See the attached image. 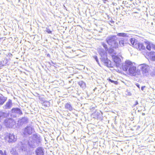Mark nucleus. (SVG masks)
<instances>
[{"label":"nucleus","instance_id":"32","mask_svg":"<svg viewBox=\"0 0 155 155\" xmlns=\"http://www.w3.org/2000/svg\"><path fill=\"white\" fill-rule=\"evenodd\" d=\"M0 154L1 155H4V153L1 150H0Z\"/></svg>","mask_w":155,"mask_h":155},{"label":"nucleus","instance_id":"29","mask_svg":"<svg viewBox=\"0 0 155 155\" xmlns=\"http://www.w3.org/2000/svg\"><path fill=\"white\" fill-rule=\"evenodd\" d=\"M46 31L49 34H51V33L52 32V31H51L50 29L47 28L46 30Z\"/></svg>","mask_w":155,"mask_h":155},{"label":"nucleus","instance_id":"9","mask_svg":"<svg viewBox=\"0 0 155 155\" xmlns=\"http://www.w3.org/2000/svg\"><path fill=\"white\" fill-rule=\"evenodd\" d=\"M36 155H44L45 150L41 147H38L35 151Z\"/></svg>","mask_w":155,"mask_h":155},{"label":"nucleus","instance_id":"17","mask_svg":"<svg viewBox=\"0 0 155 155\" xmlns=\"http://www.w3.org/2000/svg\"><path fill=\"white\" fill-rule=\"evenodd\" d=\"M130 41L133 46L135 48V45H136L137 44V42H138V41L136 39L134 38H132L130 39Z\"/></svg>","mask_w":155,"mask_h":155},{"label":"nucleus","instance_id":"12","mask_svg":"<svg viewBox=\"0 0 155 155\" xmlns=\"http://www.w3.org/2000/svg\"><path fill=\"white\" fill-rule=\"evenodd\" d=\"M11 111L13 113L19 115L22 114V111L18 108H13L11 110Z\"/></svg>","mask_w":155,"mask_h":155},{"label":"nucleus","instance_id":"28","mask_svg":"<svg viewBox=\"0 0 155 155\" xmlns=\"http://www.w3.org/2000/svg\"><path fill=\"white\" fill-rule=\"evenodd\" d=\"M93 58L95 60L97 63L99 64V62L98 61V59L97 58V57L96 56H93Z\"/></svg>","mask_w":155,"mask_h":155},{"label":"nucleus","instance_id":"14","mask_svg":"<svg viewBox=\"0 0 155 155\" xmlns=\"http://www.w3.org/2000/svg\"><path fill=\"white\" fill-rule=\"evenodd\" d=\"M18 122L21 125H22L27 123L28 122V119L25 117H23L20 119Z\"/></svg>","mask_w":155,"mask_h":155},{"label":"nucleus","instance_id":"22","mask_svg":"<svg viewBox=\"0 0 155 155\" xmlns=\"http://www.w3.org/2000/svg\"><path fill=\"white\" fill-rule=\"evenodd\" d=\"M78 84L82 88H84L86 87V84L84 82L82 81H79Z\"/></svg>","mask_w":155,"mask_h":155},{"label":"nucleus","instance_id":"26","mask_svg":"<svg viewBox=\"0 0 155 155\" xmlns=\"http://www.w3.org/2000/svg\"><path fill=\"white\" fill-rule=\"evenodd\" d=\"M113 48H108V50L106 51H108V53H110V54L112 53H113V52L114 51V50Z\"/></svg>","mask_w":155,"mask_h":155},{"label":"nucleus","instance_id":"36","mask_svg":"<svg viewBox=\"0 0 155 155\" xmlns=\"http://www.w3.org/2000/svg\"><path fill=\"white\" fill-rule=\"evenodd\" d=\"M4 155H7V153H6V151L5 150H4Z\"/></svg>","mask_w":155,"mask_h":155},{"label":"nucleus","instance_id":"4","mask_svg":"<svg viewBox=\"0 0 155 155\" xmlns=\"http://www.w3.org/2000/svg\"><path fill=\"white\" fill-rule=\"evenodd\" d=\"M17 139V136L13 134L8 133L5 137V139L9 143H15Z\"/></svg>","mask_w":155,"mask_h":155},{"label":"nucleus","instance_id":"21","mask_svg":"<svg viewBox=\"0 0 155 155\" xmlns=\"http://www.w3.org/2000/svg\"><path fill=\"white\" fill-rule=\"evenodd\" d=\"M8 115V114L7 113L4 112L2 111H0V119L2 117H7Z\"/></svg>","mask_w":155,"mask_h":155},{"label":"nucleus","instance_id":"7","mask_svg":"<svg viewBox=\"0 0 155 155\" xmlns=\"http://www.w3.org/2000/svg\"><path fill=\"white\" fill-rule=\"evenodd\" d=\"M140 66L143 75L147 76L148 74L149 69L148 65L144 64H140Z\"/></svg>","mask_w":155,"mask_h":155},{"label":"nucleus","instance_id":"23","mask_svg":"<svg viewBox=\"0 0 155 155\" xmlns=\"http://www.w3.org/2000/svg\"><path fill=\"white\" fill-rule=\"evenodd\" d=\"M10 152L13 155H17V154H18L15 149H12Z\"/></svg>","mask_w":155,"mask_h":155},{"label":"nucleus","instance_id":"11","mask_svg":"<svg viewBox=\"0 0 155 155\" xmlns=\"http://www.w3.org/2000/svg\"><path fill=\"white\" fill-rule=\"evenodd\" d=\"M135 45V48L137 50L141 51L145 49V46L143 45V44L142 43L139 42L138 41L136 45Z\"/></svg>","mask_w":155,"mask_h":155},{"label":"nucleus","instance_id":"34","mask_svg":"<svg viewBox=\"0 0 155 155\" xmlns=\"http://www.w3.org/2000/svg\"><path fill=\"white\" fill-rule=\"evenodd\" d=\"M145 86H143L141 87V89L142 91H143V90H144V88L145 87Z\"/></svg>","mask_w":155,"mask_h":155},{"label":"nucleus","instance_id":"30","mask_svg":"<svg viewBox=\"0 0 155 155\" xmlns=\"http://www.w3.org/2000/svg\"><path fill=\"white\" fill-rule=\"evenodd\" d=\"M151 47L154 49L155 50V45L153 44H151Z\"/></svg>","mask_w":155,"mask_h":155},{"label":"nucleus","instance_id":"37","mask_svg":"<svg viewBox=\"0 0 155 155\" xmlns=\"http://www.w3.org/2000/svg\"><path fill=\"white\" fill-rule=\"evenodd\" d=\"M145 115V113H143L142 114V115H143V116H144Z\"/></svg>","mask_w":155,"mask_h":155},{"label":"nucleus","instance_id":"16","mask_svg":"<svg viewBox=\"0 0 155 155\" xmlns=\"http://www.w3.org/2000/svg\"><path fill=\"white\" fill-rule=\"evenodd\" d=\"M114 61L117 64L119 65L121 61V59L117 56H114L113 57Z\"/></svg>","mask_w":155,"mask_h":155},{"label":"nucleus","instance_id":"5","mask_svg":"<svg viewBox=\"0 0 155 155\" xmlns=\"http://www.w3.org/2000/svg\"><path fill=\"white\" fill-rule=\"evenodd\" d=\"M34 132V129L31 126H28L23 130V133L25 135L31 134Z\"/></svg>","mask_w":155,"mask_h":155},{"label":"nucleus","instance_id":"33","mask_svg":"<svg viewBox=\"0 0 155 155\" xmlns=\"http://www.w3.org/2000/svg\"><path fill=\"white\" fill-rule=\"evenodd\" d=\"M138 104V101H135V104L134 105V106H135Z\"/></svg>","mask_w":155,"mask_h":155},{"label":"nucleus","instance_id":"10","mask_svg":"<svg viewBox=\"0 0 155 155\" xmlns=\"http://www.w3.org/2000/svg\"><path fill=\"white\" fill-rule=\"evenodd\" d=\"M12 106V100L9 99L6 104L3 106L4 109H10L11 108Z\"/></svg>","mask_w":155,"mask_h":155},{"label":"nucleus","instance_id":"18","mask_svg":"<svg viewBox=\"0 0 155 155\" xmlns=\"http://www.w3.org/2000/svg\"><path fill=\"white\" fill-rule=\"evenodd\" d=\"M7 99V98L3 96L0 95V106L2 105Z\"/></svg>","mask_w":155,"mask_h":155},{"label":"nucleus","instance_id":"3","mask_svg":"<svg viewBox=\"0 0 155 155\" xmlns=\"http://www.w3.org/2000/svg\"><path fill=\"white\" fill-rule=\"evenodd\" d=\"M117 39L116 35H110L107 37L106 41L110 48H118L119 46Z\"/></svg>","mask_w":155,"mask_h":155},{"label":"nucleus","instance_id":"20","mask_svg":"<svg viewBox=\"0 0 155 155\" xmlns=\"http://www.w3.org/2000/svg\"><path fill=\"white\" fill-rule=\"evenodd\" d=\"M65 107L66 109L70 111H71L73 110V107L70 103L66 104L65 105Z\"/></svg>","mask_w":155,"mask_h":155},{"label":"nucleus","instance_id":"38","mask_svg":"<svg viewBox=\"0 0 155 155\" xmlns=\"http://www.w3.org/2000/svg\"><path fill=\"white\" fill-rule=\"evenodd\" d=\"M1 130V126L0 125V130Z\"/></svg>","mask_w":155,"mask_h":155},{"label":"nucleus","instance_id":"24","mask_svg":"<svg viewBox=\"0 0 155 155\" xmlns=\"http://www.w3.org/2000/svg\"><path fill=\"white\" fill-rule=\"evenodd\" d=\"M102 46L105 49V51L108 50V48L107 45L104 42H102L101 43Z\"/></svg>","mask_w":155,"mask_h":155},{"label":"nucleus","instance_id":"31","mask_svg":"<svg viewBox=\"0 0 155 155\" xmlns=\"http://www.w3.org/2000/svg\"><path fill=\"white\" fill-rule=\"evenodd\" d=\"M152 60L155 61V55H153L152 57L151 58Z\"/></svg>","mask_w":155,"mask_h":155},{"label":"nucleus","instance_id":"25","mask_svg":"<svg viewBox=\"0 0 155 155\" xmlns=\"http://www.w3.org/2000/svg\"><path fill=\"white\" fill-rule=\"evenodd\" d=\"M151 44L149 42L147 43V45L146 46L147 49L149 51H150L151 50Z\"/></svg>","mask_w":155,"mask_h":155},{"label":"nucleus","instance_id":"27","mask_svg":"<svg viewBox=\"0 0 155 155\" xmlns=\"http://www.w3.org/2000/svg\"><path fill=\"white\" fill-rule=\"evenodd\" d=\"M108 80L110 82L112 83H114V84H117V81H114L113 80H111L110 79H109Z\"/></svg>","mask_w":155,"mask_h":155},{"label":"nucleus","instance_id":"15","mask_svg":"<svg viewBox=\"0 0 155 155\" xmlns=\"http://www.w3.org/2000/svg\"><path fill=\"white\" fill-rule=\"evenodd\" d=\"M104 63L105 65L108 67H113V63L110 60H107L104 62Z\"/></svg>","mask_w":155,"mask_h":155},{"label":"nucleus","instance_id":"13","mask_svg":"<svg viewBox=\"0 0 155 155\" xmlns=\"http://www.w3.org/2000/svg\"><path fill=\"white\" fill-rule=\"evenodd\" d=\"M117 35L119 37L124 38H130L131 36L130 34L125 33H117Z\"/></svg>","mask_w":155,"mask_h":155},{"label":"nucleus","instance_id":"8","mask_svg":"<svg viewBox=\"0 0 155 155\" xmlns=\"http://www.w3.org/2000/svg\"><path fill=\"white\" fill-rule=\"evenodd\" d=\"M5 124L7 127H12L13 125L12 120L11 119H6L5 121Z\"/></svg>","mask_w":155,"mask_h":155},{"label":"nucleus","instance_id":"2","mask_svg":"<svg viewBox=\"0 0 155 155\" xmlns=\"http://www.w3.org/2000/svg\"><path fill=\"white\" fill-rule=\"evenodd\" d=\"M122 68L123 71L129 72L130 75L133 76L138 77L141 74L140 71L137 70L136 67L130 61H126L123 64Z\"/></svg>","mask_w":155,"mask_h":155},{"label":"nucleus","instance_id":"35","mask_svg":"<svg viewBox=\"0 0 155 155\" xmlns=\"http://www.w3.org/2000/svg\"><path fill=\"white\" fill-rule=\"evenodd\" d=\"M137 87L139 88H140V85L139 84H137V85H136Z\"/></svg>","mask_w":155,"mask_h":155},{"label":"nucleus","instance_id":"1","mask_svg":"<svg viewBox=\"0 0 155 155\" xmlns=\"http://www.w3.org/2000/svg\"><path fill=\"white\" fill-rule=\"evenodd\" d=\"M41 142V139L36 134H34L29 138L28 141L23 140L18 143V147H20V150L26 153L30 152L31 149L38 146Z\"/></svg>","mask_w":155,"mask_h":155},{"label":"nucleus","instance_id":"19","mask_svg":"<svg viewBox=\"0 0 155 155\" xmlns=\"http://www.w3.org/2000/svg\"><path fill=\"white\" fill-rule=\"evenodd\" d=\"M119 45L121 47H123L125 46L126 45L127 43V40H125V39H123L120 40L119 41Z\"/></svg>","mask_w":155,"mask_h":155},{"label":"nucleus","instance_id":"6","mask_svg":"<svg viewBox=\"0 0 155 155\" xmlns=\"http://www.w3.org/2000/svg\"><path fill=\"white\" fill-rule=\"evenodd\" d=\"M99 53L101 56V59L103 62L107 60V53L103 48H100L99 51Z\"/></svg>","mask_w":155,"mask_h":155}]
</instances>
